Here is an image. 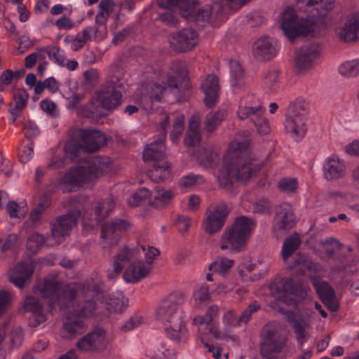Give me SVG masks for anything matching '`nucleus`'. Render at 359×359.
Here are the masks:
<instances>
[{
  "label": "nucleus",
  "mask_w": 359,
  "mask_h": 359,
  "mask_svg": "<svg viewBox=\"0 0 359 359\" xmlns=\"http://www.w3.org/2000/svg\"><path fill=\"white\" fill-rule=\"evenodd\" d=\"M297 4L309 15L298 19L295 11L290 8L283 13L280 26L290 41L300 36L315 37L327 27V15L334 7V0H298Z\"/></svg>",
  "instance_id": "1"
},
{
  "label": "nucleus",
  "mask_w": 359,
  "mask_h": 359,
  "mask_svg": "<svg viewBox=\"0 0 359 359\" xmlns=\"http://www.w3.org/2000/svg\"><path fill=\"white\" fill-rule=\"evenodd\" d=\"M109 168V160L105 157H95L84 165L70 169L60 179V184L63 192L72 191L82 186L86 181L98 178Z\"/></svg>",
  "instance_id": "2"
},
{
  "label": "nucleus",
  "mask_w": 359,
  "mask_h": 359,
  "mask_svg": "<svg viewBox=\"0 0 359 359\" xmlns=\"http://www.w3.org/2000/svg\"><path fill=\"white\" fill-rule=\"evenodd\" d=\"M157 318L163 322L168 336L178 342L185 341L187 330L184 313L170 298L163 300L156 310Z\"/></svg>",
  "instance_id": "3"
},
{
  "label": "nucleus",
  "mask_w": 359,
  "mask_h": 359,
  "mask_svg": "<svg viewBox=\"0 0 359 359\" xmlns=\"http://www.w3.org/2000/svg\"><path fill=\"white\" fill-rule=\"evenodd\" d=\"M255 222L246 216L236 218L233 224L225 229L220 239V248L231 252H240L245 249L255 229Z\"/></svg>",
  "instance_id": "4"
},
{
  "label": "nucleus",
  "mask_w": 359,
  "mask_h": 359,
  "mask_svg": "<svg viewBox=\"0 0 359 359\" xmlns=\"http://www.w3.org/2000/svg\"><path fill=\"white\" fill-rule=\"evenodd\" d=\"M36 290L44 299L49 301V307L53 309L58 306L66 309L76 297L78 289L75 287L64 286L63 283L54 278H44L37 282Z\"/></svg>",
  "instance_id": "5"
},
{
  "label": "nucleus",
  "mask_w": 359,
  "mask_h": 359,
  "mask_svg": "<svg viewBox=\"0 0 359 359\" xmlns=\"http://www.w3.org/2000/svg\"><path fill=\"white\" fill-rule=\"evenodd\" d=\"M287 337L273 323L266 324L260 332L259 354L262 359H283Z\"/></svg>",
  "instance_id": "6"
},
{
  "label": "nucleus",
  "mask_w": 359,
  "mask_h": 359,
  "mask_svg": "<svg viewBox=\"0 0 359 359\" xmlns=\"http://www.w3.org/2000/svg\"><path fill=\"white\" fill-rule=\"evenodd\" d=\"M271 295L283 302L300 301L306 299L308 287L297 284L292 278L275 279L269 285Z\"/></svg>",
  "instance_id": "7"
},
{
  "label": "nucleus",
  "mask_w": 359,
  "mask_h": 359,
  "mask_svg": "<svg viewBox=\"0 0 359 359\" xmlns=\"http://www.w3.org/2000/svg\"><path fill=\"white\" fill-rule=\"evenodd\" d=\"M245 100H241L237 110V115L241 120L250 118L251 122L260 135L270 132L269 121L264 116L265 109L261 104L248 106Z\"/></svg>",
  "instance_id": "8"
},
{
  "label": "nucleus",
  "mask_w": 359,
  "mask_h": 359,
  "mask_svg": "<svg viewBox=\"0 0 359 359\" xmlns=\"http://www.w3.org/2000/svg\"><path fill=\"white\" fill-rule=\"evenodd\" d=\"M219 313V307L213 304L207 308L204 316H196L194 318L193 325L198 327V332L201 335L202 340L205 335L214 339L220 337L217 321Z\"/></svg>",
  "instance_id": "9"
},
{
  "label": "nucleus",
  "mask_w": 359,
  "mask_h": 359,
  "mask_svg": "<svg viewBox=\"0 0 359 359\" xmlns=\"http://www.w3.org/2000/svg\"><path fill=\"white\" fill-rule=\"evenodd\" d=\"M108 345L107 332L97 326L93 330L81 337L76 344V347L81 352L99 353L104 350Z\"/></svg>",
  "instance_id": "10"
},
{
  "label": "nucleus",
  "mask_w": 359,
  "mask_h": 359,
  "mask_svg": "<svg viewBox=\"0 0 359 359\" xmlns=\"http://www.w3.org/2000/svg\"><path fill=\"white\" fill-rule=\"evenodd\" d=\"M126 219H115L104 223L101 228V239L104 246H114L118 244L123 235L130 228Z\"/></svg>",
  "instance_id": "11"
},
{
  "label": "nucleus",
  "mask_w": 359,
  "mask_h": 359,
  "mask_svg": "<svg viewBox=\"0 0 359 359\" xmlns=\"http://www.w3.org/2000/svg\"><path fill=\"white\" fill-rule=\"evenodd\" d=\"M170 124V117L166 116L161 122L159 133L161 137L147 144L143 151L142 156L144 161L158 162L163 160L165 156V147L164 141L167 134V127Z\"/></svg>",
  "instance_id": "12"
},
{
  "label": "nucleus",
  "mask_w": 359,
  "mask_h": 359,
  "mask_svg": "<svg viewBox=\"0 0 359 359\" xmlns=\"http://www.w3.org/2000/svg\"><path fill=\"white\" fill-rule=\"evenodd\" d=\"M229 209L224 203H219L212 206L206 212L203 222L205 231L213 235L222 230L229 214Z\"/></svg>",
  "instance_id": "13"
},
{
  "label": "nucleus",
  "mask_w": 359,
  "mask_h": 359,
  "mask_svg": "<svg viewBox=\"0 0 359 359\" xmlns=\"http://www.w3.org/2000/svg\"><path fill=\"white\" fill-rule=\"evenodd\" d=\"M198 34L192 28H184L170 36V47L177 53L193 49L198 43Z\"/></svg>",
  "instance_id": "14"
},
{
  "label": "nucleus",
  "mask_w": 359,
  "mask_h": 359,
  "mask_svg": "<svg viewBox=\"0 0 359 359\" xmlns=\"http://www.w3.org/2000/svg\"><path fill=\"white\" fill-rule=\"evenodd\" d=\"M80 216V210H73L66 215L57 217L52 224V237L60 243L62 239L68 236L72 228L76 225Z\"/></svg>",
  "instance_id": "15"
},
{
  "label": "nucleus",
  "mask_w": 359,
  "mask_h": 359,
  "mask_svg": "<svg viewBox=\"0 0 359 359\" xmlns=\"http://www.w3.org/2000/svg\"><path fill=\"white\" fill-rule=\"evenodd\" d=\"M321 48L318 43L305 44L299 48L295 55L294 63L299 70L312 68L320 59Z\"/></svg>",
  "instance_id": "16"
},
{
  "label": "nucleus",
  "mask_w": 359,
  "mask_h": 359,
  "mask_svg": "<svg viewBox=\"0 0 359 359\" xmlns=\"http://www.w3.org/2000/svg\"><path fill=\"white\" fill-rule=\"evenodd\" d=\"M112 85L104 86L97 93V100L101 107L108 111H113L121 104L122 93L116 88L122 84L118 81H111Z\"/></svg>",
  "instance_id": "17"
},
{
  "label": "nucleus",
  "mask_w": 359,
  "mask_h": 359,
  "mask_svg": "<svg viewBox=\"0 0 359 359\" xmlns=\"http://www.w3.org/2000/svg\"><path fill=\"white\" fill-rule=\"evenodd\" d=\"M296 217L290 204L283 203L276 208L273 229L275 231H288L294 226Z\"/></svg>",
  "instance_id": "18"
},
{
  "label": "nucleus",
  "mask_w": 359,
  "mask_h": 359,
  "mask_svg": "<svg viewBox=\"0 0 359 359\" xmlns=\"http://www.w3.org/2000/svg\"><path fill=\"white\" fill-rule=\"evenodd\" d=\"M346 172V166L344 160L336 154L327 157L323 164V175L327 181H334L343 178Z\"/></svg>",
  "instance_id": "19"
},
{
  "label": "nucleus",
  "mask_w": 359,
  "mask_h": 359,
  "mask_svg": "<svg viewBox=\"0 0 359 359\" xmlns=\"http://www.w3.org/2000/svg\"><path fill=\"white\" fill-rule=\"evenodd\" d=\"M152 268L151 261L135 262L126 268L123 276L127 283H137L148 276Z\"/></svg>",
  "instance_id": "20"
},
{
  "label": "nucleus",
  "mask_w": 359,
  "mask_h": 359,
  "mask_svg": "<svg viewBox=\"0 0 359 359\" xmlns=\"http://www.w3.org/2000/svg\"><path fill=\"white\" fill-rule=\"evenodd\" d=\"M79 137L86 153L98 151L106 144L107 141L104 134L96 130H81L79 132Z\"/></svg>",
  "instance_id": "21"
},
{
  "label": "nucleus",
  "mask_w": 359,
  "mask_h": 359,
  "mask_svg": "<svg viewBox=\"0 0 359 359\" xmlns=\"http://www.w3.org/2000/svg\"><path fill=\"white\" fill-rule=\"evenodd\" d=\"M34 273L32 264L27 262H20L10 270L8 280L16 287L22 289L30 281Z\"/></svg>",
  "instance_id": "22"
},
{
  "label": "nucleus",
  "mask_w": 359,
  "mask_h": 359,
  "mask_svg": "<svg viewBox=\"0 0 359 359\" xmlns=\"http://www.w3.org/2000/svg\"><path fill=\"white\" fill-rule=\"evenodd\" d=\"M277 53V48L268 37L259 39L253 46V55L258 61H269Z\"/></svg>",
  "instance_id": "23"
},
{
  "label": "nucleus",
  "mask_w": 359,
  "mask_h": 359,
  "mask_svg": "<svg viewBox=\"0 0 359 359\" xmlns=\"http://www.w3.org/2000/svg\"><path fill=\"white\" fill-rule=\"evenodd\" d=\"M336 34L339 39L344 42L359 39V13L354 14L341 27H339Z\"/></svg>",
  "instance_id": "24"
},
{
  "label": "nucleus",
  "mask_w": 359,
  "mask_h": 359,
  "mask_svg": "<svg viewBox=\"0 0 359 359\" xmlns=\"http://www.w3.org/2000/svg\"><path fill=\"white\" fill-rule=\"evenodd\" d=\"M201 88L205 94L204 102L208 107H213L219 98V85L218 78L209 74L203 81Z\"/></svg>",
  "instance_id": "25"
},
{
  "label": "nucleus",
  "mask_w": 359,
  "mask_h": 359,
  "mask_svg": "<svg viewBox=\"0 0 359 359\" xmlns=\"http://www.w3.org/2000/svg\"><path fill=\"white\" fill-rule=\"evenodd\" d=\"M285 130L296 140L303 138L306 132L305 117L299 113L288 116L285 121Z\"/></svg>",
  "instance_id": "26"
},
{
  "label": "nucleus",
  "mask_w": 359,
  "mask_h": 359,
  "mask_svg": "<svg viewBox=\"0 0 359 359\" xmlns=\"http://www.w3.org/2000/svg\"><path fill=\"white\" fill-rule=\"evenodd\" d=\"M238 181L245 182L260 170V166L250 161L235 158L232 161Z\"/></svg>",
  "instance_id": "27"
},
{
  "label": "nucleus",
  "mask_w": 359,
  "mask_h": 359,
  "mask_svg": "<svg viewBox=\"0 0 359 359\" xmlns=\"http://www.w3.org/2000/svg\"><path fill=\"white\" fill-rule=\"evenodd\" d=\"M193 0H156L158 7L177 10L182 17H189L193 12Z\"/></svg>",
  "instance_id": "28"
},
{
  "label": "nucleus",
  "mask_w": 359,
  "mask_h": 359,
  "mask_svg": "<svg viewBox=\"0 0 359 359\" xmlns=\"http://www.w3.org/2000/svg\"><path fill=\"white\" fill-rule=\"evenodd\" d=\"M25 309L32 313L33 320L30 325L36 327L46 321V316L43 313V308L39 299L33 297H28L24 302Z\"/></svg>",
  "instance_id": "29"
},
{
  "label": "nucleus",
  "mask_w": 359,
  "mask_h": 359,
  "mask_svg": "<svg viewBox=\"0 0 359 359\" xmlns=\"http://www.w3.org/2000/svg\"><path fill=\"white\" fill-rule=\"evenodd\" d=\"M236 181L238 180L233 168V163L232 161L226 162L219 171L217 176L219 186L222 189L231 190Z\"/></svg>",
  "instance_id": "30"
},
{
  "label": "nucleus",
  "mask_w": 359,
  "mask_h": 359,
  "mask_svg": "<svg viewBox=\"0 0 359 359\" xmlns=\"http://www.w3.org/2000/svg\"><path fill=\"white\" fill-rule=\"evenodd\" d=\"M83 302L77 305L74 310L75 313L79 317L86 318L95 316L98 308L95 299L86 296V294H83Z\"/></svg>",
  "instance_id": "31"
},
{
  "label": "nucleus",
  "mask_w": 359,
  "mask_h": 359,
  "mask_svg": "<svg viewBox=\"0 0 359 359\" xmlns=\"http://www.w3.org/2000/svg\"><path fill=\"white\" fill-rule=\"evenodd\" d=\"M174 197L175 193L172 190L156 187L154 191L151 205L156 208H164L170 204Z\"/></svg>",
  "instance_id": "32"
},
{
  "label": "nucleus",
  "mask_w": 359,
  "mask_h": 359,
  "mask_svg": "<svg viewBox=\"0 0 359 359\" xmlns=\"http://www.w3.org/2000/svg\"><path fill=\"white\" fill-rule=\"evenodd\" d=\"M171 173V165L166 161L154 162L151 168H150L147 175L154 182H158L168 178Z\"/></svg>",
  "instance_id": "33"
},
{
  "label": "nucleus",
  "mask_w": 359,
  "mask_h": 359,
  "mask_svg": "<svg viewBox=\"0 0 359 359\" xmlns=\"http://www.w3.org/2000/svg\"><path fill=\"white\" fill-rule=\"evenodd\" d=\"M146 355L151 359H173L175 356L172 349L166 348L164 343H156L146 349Z\"/></svg>",
  "instance_id": "34"
},
{
  "label": "nucleus",
  "mask_w": 359,
  "mask_h": 359,
  "mask_svg": "<svg viewBox=\"0 0 359 359\" xmlns=\"http://www.w3.org/2000/svg\"><path fill=\"white\" fill-rule=\"evenodd\" d=\"M199 122L192 117L189 120V129L184 137V144L187 147H196L201 140Z\"/></svg>",
  "instance_id": "35"
},
{
  "label": "nucleus",
  "mask_w": 359,
  "mask_h": 359,
  "mask_svg": "<svg viewBox=\"0 0 359 359\" xmlns=\"http://www.w3.org/2000/svg\"><path fill=\"white\" fill-rule=\"evenodd\" d=\"M105 285L102 280H92L83 286V293L96 299H103L105 297Z\"/></svg>",
  "instance_id": "36"
},
{
  "label": "nucleus",
  "mask_w": 359,
  "mask_h": 359,
  "mask_svg": "<svg viewBox=\"0 0 359 359\" xmlns=\"http://www.w3.org/2000/svg\"><path fill=\"white\" fill-rule=\"evenodd\" d=\"M82 152L86 153L80 137L78 140L70 139L66 142L65 153L70 160L77 161Z\"/></svg>",
  "instance_id": "37"
},
{
  "label": "nucleus",
  "mask_w": 359,
  "mask_h": 359,
  "mask_svg": "<svg viewBox=\"0 0 359 359\" xmlns=\"http://www.w3.org/2000/svg\"><path fill=\"white\" fill-rule=\"evenodd\" d=\"M310 281L315 287L321 301H323V299H327L331 296H335L333 288L327 283L323 281L319 277L311 276Z\"/></svg>",
  "instance_id": "38"
},
{
  "label": "nucleus",
  "mask_w": 359,
  "mask_h": 359,
  "mask_svg": "<svg viewBox=\"0 0 359 359\" xmlns=\"http://www.w3.org/2000/svg\"><path fill=\"white\" fill-rule=\"evenodd\" d=\"M106 304L109 312L122 313L128 306V300L122 294H118L109 297Z\"/></svg>",
  "instance_id": "39"
},
{
  "label": "nucleus",
  "mask_w": 359,
  "mask_h": 359,
  "mask_svg": "<svg viewBox=\"0 0 359 359\" xmlns=\"http://www.w3.org/2000/svg\"><path fill=\"white\" fill-rule=\"evenodd\" d=\"M92 35L94 36L95 40H101L104 38V34H102L101 31H99L96 26H88L83 29L82 32H79L73 38L76 40L79 43L83 44L91 39Z\"/></svg>",
  "instance_id": "40"
},
{
  "label": "nucleus",
  "mask_w": 359,
  "mask_h": 359,
  "mask_svg": "<svg viewBox=\"0 0 359 359\" xmlns=\"http://www.w3.org/2000/svg\"><path fill=\"white\" fill-rule=\"evenodd\" d=\"M135 256V250L125 247L114 257V266L117 271H122L124 266Z\"/></svg>",
  "instance_id": "41"
},
{
  "label": "nucleus",
  "mask_w": 359,
  "mask_h": 359,
  "mask_svg": "<svg viewBox=\"0 0 359 359\" xmlns=\"http://www.w3.org/2000/svg\"><path fill=\"white\" fill-rule=\"evenodd\" d=\"M226 114L225 111L211 112L206 115L205 121V129L208 133H212L221 124Z\"/></svg>",
  "instance_id": "42"
},
{
  "label": "nucleus",
  "mask_w": 359,
  "mask_h": 359,
  "mask_svg": "<svg viewBox=\"0 0 359 359\" xmlns=\"http://www.w3.org/2000/svg\"><path fill=\"white\" fill-rule=\"evenodd\" d=\"M115 206L112 199L99 201L95 207V219L102 222L107 218Z\"/></svg>",
  "instance_id": "43"
},
{
  "label": "nucleus",
  "mask_w": 359,
  "mask_h": 359,
  "mask_svg": "<svg viewBox=\"0 0 359 359\" xmlns=\"http://www.w3.org/2000/svg\"><path fill=\"white\" fill-rule=\"evenodd\" d=\"M301 241L297 234L287 238L283 245L281 255L284 261L288 258L298 249Z\"/></svg>",
  "instance_id": "44"
},
{
  "label": "nucleus",
  "mask_w": 359,
  "mask_h": 359,
  "mask_svg": "<svg viewBox=\"0 0 359 359\" xmlns=\"http://www.w3.org/2000/svg\"><path fill=\"white\" fill-rule=\"evenodd\" d=\"M294 262L297 266L306 269L311 273H320L323 270L322 266L319 263L313 262L304 255H296Z\"/></svg>",
  "instance_id": "45"
},
{
  "label": "nucleus",
  "mask_w": 359,
  "mask_h": 359,
  "mask_svg": "<svg viewBox=\"0 0 359 359\" xmlns=\"http://www.w3.org/2000/svg\"><path fill=\"white\" fill-rule=\"evenodd\" d=\"M229 67L233 86L241 88L244 86V70L241 65L238 61L231 60L229 61Z\"/></svg>",
  "instance_id": "46"
},
{
  "label": "nucleus",
  "mask_w": 359,
  "mask_h": 359,
  "mask_svg": "<svg viewBox=\"0 0 359 359\" xmlns=\"http://www.w3.org/2000/svg\"><path fill=\"white\" fill-rule=\"evenodd\" d=\"M63 330L68 334L67 337H75L83 334L86 331V327L83 320L76 319L64 323Z\"/></svg>",
  "instance_id": "47"
},
{
  "label": "nucleus",
  "mask_w": 359,
  "mask_h": 359,
  "mask_svg": "<svg viewBox=\"0 0 359 359\" xmlns=\"http://www.w3.org/2000/svg\"><path fill=\"white\" fill-rule=\"evenodd\" d=\"M172 115L174 116V123L170 137L173 142H175L179 140L184 131V116L178 112L173 113Z\"/></svg>",
  "instance_id": "48"
},
{
  "label": "nucleus",
  "mask_w": 359,
  "mask_h": 359,
  "mask_svg": "<svg viewBox=\"0 0 359 359\" xmlns=\"http://www.w3.org/2000/svg\"><path fill=\"white\" fill-rule=\"evenodd\" d=\"M28 97L25 90L18 89L14 95V104H10L9 109L21 113L27 106Z\"/></svg>",
  "instance_id": "49"
},
{
  "label": "nucleus",
  "mask_w": 359,
  "mask_h": 359,
  "mask_svg": "<svg viewBox=\"0 0 359 359\" xmlns=\"http://www.w3.org/2000/svg\"><path fill=\"white\" fill-rule=\"evenodd\" d=\"M193 12L189 17H184V18L190 20H195L196 22H207L209 20L212 13V9L210 7L201 8L196 11V6L198 4L197 0H193Z\"/></svg>",
  "instance_id": "50"
},
{
  "label": "nucleus",
  "mask_w": 359,
  "mask_h": 359,
  "mask_svg": "<svg viewBox=\"0 0 359 359\" xmlns=\"http://www.w3.org/2000/svg\"><path fill=\"white\" fill-rule=\"evenodd\" d=\"M339 72L345 76H356L359 74V60L347 61L339 67Z\"/></svg>",
  "instance_id": "51"
},
{
  "label": "nucleus",
  "mask_w": 359,
  "mask_h": 359,
  "mask_svg": "<svg viewBox=\"0 0 359 359\" xmlns=\"http://www.w3.org/2000/svg\"><path fill=\"white\" fill-rule=\"evenodd\" d=\"M166 87L163 83H154L148 88L147 93L152 102H161Z\"/></svg>",
  "instance_id": "52"
},
{
  "label": "nucleus",
  "mask_w": 359,
  "mask_h": 359,
  "mask_svg": "<svg viewBox=\"0 0 359 359\" xmlns=\"http://www.w3.org/2000/svg\"><path fill=\"white\" fill-rule=\"evenodd\" d=\"M233 262V259L222 258L211 263L209 266V270L213 272L223 273L232 267Z\"/></svg>",
  "instance_id": "53"
},
{
  "label": "nucleus",
  "mask_w": 359,
  "mask_h": 359,
  "mask_svg": "<svg viewBox=\"0 0 359 359\" xmlns=\"http://www.w3.org/2000/svg\"><path fill=\"white\" fill-rule=\"evenodd\" d=\"M277 187L283 192L294 193L298 187V182L296 178L284 177L278 181Z\"/></svg>",
  "instance_id": "54"
},
{
  "label": "nucleus",
  "mask_w": 359,
  "mask_h": 359,
  "mask_svg": "<svg viewBox=\"0 0 359 359\" xmlns=\"http://www.w3.org/2000/svg\"><path fill=\"white\" fill-rule=\"evenodd\" d=\"M42 50L47 51V55L50 60L61 67L65 66L66 57L59 48L53 46L42 49Z\"/></svg>",
  "instance_id": "55"
},
{
  "label": "nucleus",
  "mask_w": 359,
  "mask_h": 359,
  "mask_svg": "<svg viewBox=\"0 0 359 359\" xmlns=\"http://www.w3.org/2000/svg\"><path fill=\"white\" fill-rule=\"evenodd\" d=\"M204 180L201 175H188L182 177L178 182L179 187L182 189L190 188L198 184L203 183Z\"/></svg>",
  "instance_id": "56"
},
{
  "label": "nucleus",
  "mask_w": 359,
  "mask_h": 359,
  "mask_svg": "<svg viewBox=\"0 0 359 359\" xmlns=\"http://www.w3.org/2000/svg\"><path fill=\"white\" fill-rule=\"evenodd\" d=\"M150 196L149 189L142 188L135 192L128 200V203L131 207L140 205L142 201H144Z\"/></svg>",
  "instance_id": "57"
},
{
  "label": "nucleus",
  "mask_w": 359,
  "mask_h": 359,
  "mask_svg": "<svg viewBox=\"0 0 359 359\" xmlns=\"http://www.w3.org/2000/svg\"><path fill=\"white\" fill-rule=\"evenodd\" d=\"M280 72L278 70H269L264 77V85L266 88L272 90L279 82Z\"/></svg>",
  "instance_id": "58"
},
{
  "label": "nucleus",
  "mask_w": 359,
  "mask_h": 359,
  "mask_svg": "<svg viewBox=\"0 0 359 359\" xmlns=\"http://www.w3.org/2000/svg\"><path fill=\"white\" fill-rule=\"evenodd\" d=\"M271 204L266 198H261L257 200L252 204V211L254 213L258 214H270Z\"/></svg>",
  "instance_id": "59"
},
{
  "label": "nucleus",
  "mask_w": 359,
  "mask_h": 359,
  "mask_svg": "<svg viewBox=\"0 0 359 359\" xmlns=\"http://www.w3.org/2000/svg\"><path fill=\"white\" fill-rule=\"evenodd\" d=\"M45 243V238L40 233H34L27 239V247L29 250L35 252Z\"/></svg>",
  "instance_id": "60"
},
{
  "label": "nucleus",
  "mask_w": 359,
  "mask_h": 359,
  "mask_svg": "<svg viewBox=\"0 0 359 359\" xmlns=\"http://www.w3.org/2000/svg\"><path fill=\"white\" fill-rule=\"evenodd\" d=\"M22 132L27 139L32 140L33 137L39 134L40 130L34 122L26 121L24 123Z\"/></svg>",
  "instance_id": "61"
},
{
  "label": "nucleus",
  "mask_w": 359,
  "mask_h": 359,
  "mask_svg": "<svg viewBox=\"0 0 359 359\" xmlns=\"http://www.w3.org/2000/svg\"><path fill=\"white\" fill-rule=\"evenodd\" d=\"M261 306L257 303H253L250 304L247 309H245L241 313L240 316V322L243 323H247L252 317V315L259 310H260Z\"/></svg>",
  "instance_id": "62"
},
{
  "label": "nucleus",
  "mask_w": 359,
  "mask_h": 359,
  "mask_svg": "<svg viewBox=\"0 0 359 359\" xmlns=\"http://www.w3.org/2000/svg\"><path fill=\"white\" fill-rule=\"evenodd\" d=\"M13 81V71L6 69L0 75V92L5 91Z\"/></svg>",
  "instance_id": "63"
},
{
  "label": "nucleus",
  "mask_w": 359,
  "mask_h": 359,
  "mask_svg": "<svg viewBox=\"0 0 359 359\" xmlns=\"http://www.w3.org/2000/svg\"><path fill=\"white\" fill-rule=\"evenodd\" d=\"M17 241L18 236L15 233L9 234L4 240L1 238V252H6L11 250L16 244Z\"/></svg>",
  "instance_id": "64"
}]
</instances>
